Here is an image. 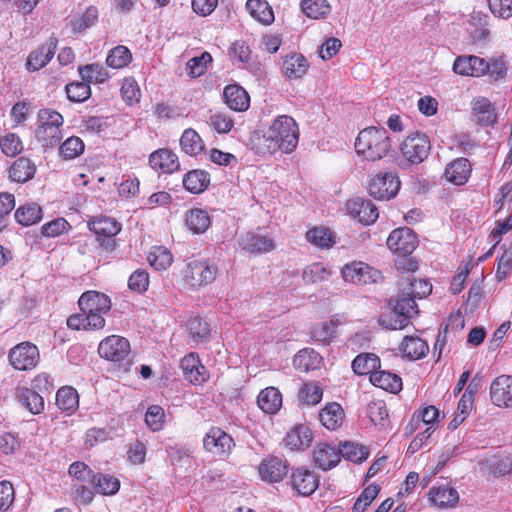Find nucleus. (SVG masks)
<instances>
[{
	"label": "nucleus",
	"mask_w": 512,
	"mask_h": 512,
	"mask_svg": "<svg viewBox=\"0 0 512 512\" xmlns=\"http://www.w3.org/2000/svg\"><path fill=\"white\" fill-rule=\"evenodd\" d=\"M299 140L296 121L288 115L276 117L262 135L255 136L253 147L259 154H274L278 151L292 153Z\"/></svg>",
	"instance_id": "1"
},
{
	"label": "nucleus",
	"mask_w": 512,
	"mask_h": 512,
	"mask_svg": "<svg viewBox=\"0 0 512 512\" xmlns=\"http://www.w3.org/2000/svg\"><path fill=\"white\" fill-rule=\"evenodd\" d=\"M78 305L81 312L67 319L69 328L99 330L105 326L103 315L111 309V300L107 295L97 291H86L80 296Z\"/></svg>",
	"instance_id": "2"
},
{
	"label": "nucleus",
	"mask_w": 512,
	"mask_h": 512,
	"mask_svg": "<svg viewBox=\"0 0 512 512\" xmlns=\"http://www.w3.org/2000/svg\"><path fill=\"white\" fill-rule=\"evenodd\" d=\"M355 150L367 161H378L391 150V141L384 128L368 127L361 130L355 141Z\"/></svg>",
	"instance_id": "3"
},
{
	"label": "nucleus",
	"mask_w": 512,
	"mask_h": 512,
	"mask_svg": "<svg viewBox=\"0 0 512 512\" xmlns=\"http://www.w3.org/2000/svg\"><path fill=\"white\" fill-rule=\"evenodd\" d=\"M39 126L36 129V139L43 147L54 148L62 139L61 127L64 123L63 116L52 109L44 108L38 112Z\"/></svg>",
	"instance_id": "4"
},
{
	"label": "nucleus",
	"mask_w": 512,
	"mask_h": 512,
	"mask_svg": "<svg viewBox=\"0 0 512 512\" xmlns=\"http://www.w3.org/2000/svg\"><path fill=\"white\" fill-rule=\"evenodd\" d=\"M217 267L204 260H193L189 262L182 274L186 286L199 289L212 283L217 275Z\"/></svg>",
	"instance_id": "5"
},
{
	"label": "nucleus",
	"mask_w": 512,
	"mask_h": 512,
	"mask_svg": "<svg viewBox=\"0 0 512 512\" xmlns=\"http://www.w3.org/2000/svg\"><path fill=\"white\" fill-rule=\"evenodd\" d=\"M341 275L345 282L352 284L377 283L381 278V272L362 261H352L341 269Z\"/></svg>",
	"instance_id": "6"
},
{
	"label": "nucleus",
	"mask_w": 512,
	"mask_h": 512,
	"mask_svg": "<svg viewBox=\"0 0 512 512\" xmlns=\"http://www.w3.org/2000/svg\"><path fill=\"white\" fill-rule=\"evenodd\" d=\"M430 149L429 137L419 131L408 135L401 144L403 156L412 164L423 162L428 157Z\"/></svg>",
	"instance_id": "7"
},
{
	"label": "nucleus",
	"mask_w": 512,
	"mask_h": 512,
	"mask_svg": "<svg viewBox=\"0 0 512 512\" xmlns=\"http://www.w3.org/2000/svg\"><path fill=\"white\" fill-rule=\"evenodd\" d=\"M399 189V178L390 172L373 176L368 184L369 195L377 200H390L397 195Z\"/></svg>",
	"instance_id": "8"
},
{
	"label": "nucleus",
	"mask_w": 512,
	"mask_h": 512,
	"mask_svg": "<svg viewBox=\"0 0 512 512\" xmlns=\"http://www.w3.org/2000/svg\"><path fill=\"white\" fill-rule=\"evenodd\" d=\"M39 350L30 342H22L13 347L8 354L10 364L14 369L27 371L35 368L39 362Z\"/></svg>",
	"instance_id": "9"
},
{
	"label": "nucleus",
	"mask_w": 512,
	"mask_h": 512,
	"mask_svg": "<svg viewBox=\"0 0 512 512\" xmlns=\"http://www.w3.org/2000/svg\"><path fill=\"white\" fill-rule=\"evenodd\" d=\"M387 246L398 256H410L418 246V238L412 229L400 227L390 233Z\"/></svg>",
	"instance_id": "10"
},
{
	"label": "nucleus",
	"mask_w": 512,
	"mask_h": 512,
	"mask_svg": "<svg viewBox=\"0 0 512 512\" xmlns=\"http://www.w3.org/2000/svg\"><path fill=\"white\" fill-rule=\"evenodd\" d=\"M131 351L129 341L122 336L111 335L104 338L98 346L100 357L118 363L127 358Z\"/></svg>",
	"instance_id": "11"
},
{
	"label": "nucleus",
	"mask_w": 512,
	"mask_h": 512,
	"mask_svg": "<svg viewBox=\"0 0 512 512\" xmlns=\"http://www.w3.org/2000/svg\"><path fill=\"white\" fill-rule=\"evenodd\" d=\"M288 484L297 495L310 496L319 486V477L314 471L299 467L292 469Z\"/></svg>",
	"instance_id": "12"
},
{
	"label": "nucleus",
	"mask_w": 512,
	"mask_h": 512,
	"mask_svg": "<svg viewBox=\"0 0 512 512\" xmlns=\"http://www.w3.org/2000/svg\"><path fill=\"white\" fill-rule=\"evenodd\" d=\"M205 449L214 455H228L234 447L233 438L218 427H212L203 440Z\"/></svg>",
	"instance_id": "13"
},
{
	"label": "nucleus",
	"mask_w": 512,
	"mask_h": 512,
	"mask_svg": "<svg viewBox=\"0 0 512 512\" xmlns=\"http://www.w3.org/2000/svg\"><path fill=\"white\" fill-rule=\"evenodd\" d=\"M490 398L498 407H511L512 376L502 375L494 379L490 386Z\"/></svg>",
	"instance_id": "14"
},
{
	"label": "nucleus",
	"mask_w": 512,
	"mask_h": 512,
	"mask_svg": "<svg viewBox=\"0 0 512 512\" xmlns=\"http://www.w3.org/2000/svg\"><path fill=\"white\" fill-rule=\"evenodd\" d=\"M486 68L487 61L475 55L458 56L453 63V71L462 76L480 77Z\"/></svg>",
	"instance_id": "15"
},
{
	"label": "nucleus",
	"mask_w": 512,
	"mask_h": 512,
	"mask_svg": "<svg viewBox=\"0 0 512 512\" xmlns=\"http://www.w3.org/2000/svg\"><path fill=\"white\" fill-rule=\"evenodd\" d=\"M347 209L351 216L358 218V220L365 225L374 223L379 216L376 205L370 200L363 198L349 200L347 202Z\"/></svg>",
	"instance_id": "16"
},
{
	"label": "nucleus",
	"mask_w": 512,
	"mask_h": 512,
	"mask_svg": "<svg viewBox=\"0 0 512 512\" xmlns=\"http://www.w3.org/2000/svg\"><path fill=\"white\" fill-rule=\"evenodd\" d=\"M149 164L152 169L170 174L179 169V161L177 155L166 148L154 151L149 156Z\"/></svg>",
	"instance_id": "17"
},
{
	"label": "nucleus",
	"mask_w": 512,
	"mask_h": 512,
	"mask_svg": "<svg viewBox=\"0 0 512 512\" xmlns=\"http://www.w3.org/2000/svg\"><path fill=\"white\" fill-rule=\"evenodd\" d=\"M58 40L50 37L49 40L37 50L32 51L26 62L27 69L37 71L43 68L54 56Z\"/></svg>",
	"instance_id": "18"
},
{
	"label": "nucleus",
	"mask_w": 512,
	"mask_h": 512,
	"mask_svg": "<svg viewBox=\"0 0 512 512\" xmlns=\"http://www.w3.org/2000/svg\"><path fill=\"white\" fill-rule=\"evenodd\" d=\"M238 243L243 250L249 253H266L275 248L273 239L253 232L241 235Z\"/></svg>",
	"instance_id": "19"
},
{
	"label": "nucleus",
	"mask_w": 512,
	"mask_h": 512,
	"mask_svg": "<svg viewBox=\"0 0 512 512\" xmlns=\"http://www.w3.org/2000/svg\"><path fill=\"white\" fill-rule=\"evenodd\" d=\"M313 459L315 465L324 470L334 468L341 460V453L338 448L327 443H319L313 451Z\"/></svg>",
	"instance_id": "20"
},
{
	"label": "nucleus",
	"mask_w": 512,
	"mask_h": 512,
	"mask_svg": "<svg viewBox=\"0 0 512 512\" xmlns=\"http://www.w3.org/2000/svg\"><path fill=\"white\" fill-rule=\"evenodd\" d=\"M398 290L403 291L404 295L422 299L431 294L432 284L426 279H417L413 275H407L399 280Z\"/></svg>",
	"instance_id": "21"
},
{
	"label": "nucleus",
	"mask_w": 512,
	"mask_h": 512,
	"mask_svg": "<svg viewBox=\"0 0 512 512\" xmlns=\"http://www.w3.org/2000/svg\"><path fill=\"white\" fill-rule=\"evenodd\" d=\"M262 480L268 482H278L286 476L288 467L285 461L278 457L264 459L258 468Z\"/></svg>",
	"instance_id": "22"
},
{
	"label": "nucleus",
	"mask_w": 512,
	"mask_h": 512,
	"mask_svg": "<svg viewBox=\"0 0 512 512\" xmlns=\"http://www.w3.org/2000/svg\"><path fill=\"white\" fill-rule=\"evenodd\" d=\"M184 378L192 384H200L206 380V368L201 364L195 353L184 356L180 362Z\"/></svg>",
	"instance_id": "23"
},
{
	"label": "nucleus",
	"mask_w": 512,
	"mask_h": 512,
	"mask_svg": "<svg viewBox=\"0 0 512 512\" xmlns=\"http://www.w3.org/2000/svg\"><path fill=\"white\" fill-rule=\"evenodd\" d=\"M473 120L480 125H493L497 116L491 101L485 97H478L472 101Z\"/></svg>",
	"instance_id": "24"
},
{
	"label": "nucleus",
	"mask_w": 512,
	"mask_h": 512,
	"mask_svg": "<svg viewBox=\"0 0 512 512\" xmlns=\"http://www.w3.org/2000/svg\"><path fill=\"white\" fill-rule=\"evenodd\" d=\"M312 440L313 433L310 428L300 424L287 432L284 443L291 450H302L308 448Z\"/></svg>",
	"instance_id": "25"
},
{
	"label": "nucleus",
	"mask_w": 512,
	"mask_h": 512,
	"mask_svg": "<svg viewBox=\"0 0 512 512\" xmlns=\"http://www.w3.org/2000/svg\"><path fill=\"white\" fill-rule=\"evenodd\" d=\"M36 173V165L29 158L19 157L8 169V178L17 183L31 180Z\"/></svg>",
	"instance_id": "26"
},
{
	"label": "nucleus",
	"mask_w": 512,
	"mask_h": 512,
	"mask_svg": "<svg viewBox=\"0 0 512 512\" xmlns=\"http://www.w3.org/2000/svg\"><path fill=\"white\" fill-rule=\"evenodd\" d=\"M471 174V164L467 158H457L450 162L445 169L446 179L455 184H465Z\"/></svg>",
	"instance_id": "27"
},
{
	"label": "nucleus",
	"mask_w": 512,
	"mask_h": 512,
	"mask_svg": "<svg viewBox=\"0 0 512 512\" xmlns=\"http://www.w3.org/2000/svg\"><path fill=\"white\" fill-rule=\"evenodd\" d=\"M223 96L227 106L234 111H245L249 108L250 98L244 88L239 85H228Z\"/></svg>",
	"instance_id": "28"
},
{
	"label": "nucleus",
	"mask_w": 512,
	"mask_h": 512,
	"mask_svg": "<svg viewBox=\"0 0 512 512\" xmlns=\"http://www.w3.org/2000/svg\"><path fill=\"white\" fill-rule=\"evenodd\" d=\"M16 398L32 414H39L44 410L43 397L34 388L18 386Z\"/></svg>",
	"instance_id": "29"
},
{
	"label": "nucleus",
	"mask_w": 512,
	"mask_h": 512,
	"mask_svg": "<svg viewBox=\"0 0 512 512\" xmlns=\"http://www.w3.org/2000/svg\"><path fill=\"white\" fill-rule=\"evenodd\" d=\"M184 188L192 194L204 192L210 184V174L201 169L187 172L183 177Z\"/></svg>",
	"instance_id": "30"
},
{
	"label": "nucleus",
	"mask_w": 512,
	"mask_h": 512,
	"mask_svg": "<svg viewBox=\"0 0 512 512\" xmlns=\"http://www.w3.org/2000/svg\"><path fill=\"white\" fill-rule=\"evenodd\" d=\"M257 404L267 414H275L282 406V394L275 387H267L258 395Z\"/></svg>",
	"instance_id": "31"
},
{
	"label": "nucleus",
	"mask_w": 512,
	"mask_h": 512,
	"mask_svg": "<svg viewBox=\"0 0 512 512\" xmlns=\"http://www.w3.org/2000/svg\"><path fill=\"white\" fill-rule=\"evenodd\" d=\"M400 351L407 359L418 360L427 355L429 346L417 336H406L401 343Z\"/></svg>",
	"instance_id": "32"
},
{
	"label": "nucleus",
	"mask_w": 512,
	"mask_h": 512,
	"mask_svg": "<svg viewBox=\"0 0 512 512\" xmlns=\"http://www.w3.org/2000/svg\"><path fill=\"white\" fill-rule=\"evenodd\" d=\"M319 420L328 430H336L343 423L344 410L336 402L329 403L319 413Z\"/></svg>",
	"instance_id": "33"
},
{
	"label": "nucleus",
	"mask_w": 512,
	"mask_h": 512,
	"mask_svg": "<svg viewBox=\"0 0 512 512\" xmlns=\"http://www.w3.org/2000/svg\"><path fill=\"white\" fill-rule=\"evenodd\" d=\"M430 501L440 507H453L459 501V494L456 489L448 486L433 487L429 491Z\"/></svg>",
	"instance_id": "34"
},
{
	"label": "nucleus",
	"mask_w": 512,
	"mask_h": 512,
	"mask_svg": "<svg viewBox=\"0 0 512 512\" xmlns=\"http://www.w3.org/2000/svg\"><path fill=\"white\" fill-rule=\"evenodd\" d=\"M369 380L374 386L391 393H397L402 389L401 378L388 371L378 369L377 372L371 373Z\"/></svg>",
	"instance_id": "35"
},
{
	"label": "nucleus",
	"mask_w": 512,
	"mask_h": 512,
	"mask_svg": "<svg viewBox=\"0 0 512 512\" xmlns=\"http://www.w3.org/2000/svg\"><path fill=\"white\" fill-rule=\"evenodd\" d=\"M308 62L302 54H291L284 58L282 69L284 75L290 79H298L306 74Z\"/></svg>",
	"instance_id": "36"
},
{
	"label": "nucleus",
	"mask_w": 512,
	"mask_h": 512,
	"mask_svg": "<svg viewBox=\"0 0 512 512\" xmlns=\"http://www.w3.org/2000/svg\"><path fill=\"white\" fill-rule=\"evenodd\" d=\"M187 227L195 234L204 233L211 225L208 212L201 208H192L185 214Z\"/></svg>",
	"instance_id": "37"
},
{
	"label": "nucleus",
	"mask_w": 512,
	"mask_h": 512,
	"mask_svg": "<svg viewBox=\"0 0 512 512\" xmlns=\"http://www.w3.org/2000/svg\"><path fill=\"white\" fill-rule=\"evenodd\" d=\"M89 228L97 237L116 236L121 231V224L114 218L100 216L89 222Z\"/></svg>",
	"instance_id": "38"
},
{
	"label": "nucleus",
	"mask_w": 512,
	"mask_h": 512,
	"mask_svg": "<svg viewBox=\"0 0 512 512\" xmlns=\"http://www.w3.org/2000/svg\"><path fill=\"white\" fill-rule=\"evenodd\" d=\"M352 369L358 375H368L380 369V359L373 353L357 355L352 361Z\"/></svg>",
	"instance_id": "39"
},
{
	"label": "nucleus",
	"mask_w": 512,
	"mask_h": 512,
	"mask_svg": "<svg viewBox=\"0 0 512 512\" xmlns=\"http://www.w3.org/2000/svg\"><path fill=\"white\" fill-rule=\"evenodd\" d=\"M395 313L412 318L418 314V306L416 298L412 295H404L403 291L399 293L395 299H390Z\"/></svg>",
	"instance_id": "40"
},
{
	"label": "nucleus",
	"mask_w": 512,
	"mask_h": 512,
	"mask_svg": "<svg viewBox=\"0 0 512 512\" xmlns=\"http://www.w3.org/2000/svg\"><path fill=\"white\" fill-rule=\"evenodd\" d=\"M321 361V356L313 349L305 348L300 350L293 359L294 367L302 372L316 369Z\"/></svg>",
	"instance_id": "41"
},
{
	"label": "nucleus",
	"mask_w": 512,
	"mask_h": 512,
	"mask_svg": "<svg viewBox=\"0 0 512 512\" xmlns=\"http://www.w3.org/2000/svg\"><path fill=\"white\" fill-rule=\"evenodd\" d=\"M306 239L321 249H329L335 244V235L326 227H315L308 230Z\"/></svg>",
	"instance_id": "42"
},
{
	"label": "nucleus",
	"mask_w": 512,
	"mask_h": 512,
	"mask_svg": "<svg viewBox=\"0 0 512 512\" xmlns=\"http://www.w3.org/2000/svg\"><path fill=\"white\" fill-rule=\"evenodd\" d=\"M246 8L253 18L265 25L274 21V13L266 0H247Z\"/></svg>",
	"instance_id": "43"
},
{
	"label": "nucleus",
	"mask_w": 512,
	"mask_h": 512,
	"mask_svg": "<svg viewBox=\"0 0 512 512\" xmlns=\"http://www.w3.org/2000/svg\"><path fill=\"white\" fill-rule=\"evenodd\" d=\"M15 219L23 226L33 225L42 219V209L36 203H26L16 210Z\"/></svg>",
	"instance_id": "44"
},
{
	"label": "nucleus",
	"mask_w": 512,
	"mask_h": 512,
	"mask_svg": "<svg viewBox=\"0 0 512 512\" xmlns=\"http://www.w3.org/2000/svg\"><path fill=\"white\" fill-rule=\"evenodd\" d=\"M56 404L62 411L68 414L73 413L78 408L79 404L76 389L69 386L60 388L56 394Z\"/></svg>",
	"instance_id": "45"
},
{
	"label": "nucleus",
	"mask_w": 512,
	"mask_h": 512,
	"mask_svg": "<svg viewBox=\"0 0 512 512\" xmlns=\"http://www.w3.org/2000/svg\"><path fill=\"white\" fill-rule=\"evenodd\" d=\"M181 149L190 156H197L204 149V143L199 134L192 128L184 130L180 138Z\"/></svg>",
	"instance_id": "46"
},
{
	"label": "nucleus",
	"mask_w": 512,
	"mask_h": 512,
	"mask_svg": "<svg viewBox=\"0 0 512 512\" xmlns=\"http://www.w3.org/2000/svg\"><path fill=\"white\" fill-rule=\"evenodd\" d=\"M97 493L113 495L120 488V481L109 474L97 473L93 476L92 482Z\"/></svg>",
	"instance_id": "47"
},
{
	"label": "nucleus",
	"mask_w": 512,
	"mask_h": 512,
	"mask_svg": "<svg viewBox=\"0 0 512 512\" xmlns=\"http://www.w3.org/2000/svg\"><path fill=\"white\" fill-rule=\"evenodd\" d=\"M338 322L329 320L315 325L311 330L314 341L327 345L336 336Z\"/></svg>",
	"instance_id": "48"
},
{
	"label": "nucleus",
	"mask_w": 512,
	"mask_h": 512,
	"mask_svg": "<svg viewBox=\"0 0 512 512\" xmlns=\"http://www.w3.org/2000/svg\"><path fill=\"white\" fill-rule=\"evenodd\" d=\"M147 260L156 270H165L172 264L173 256L167 248L155 246L149 252Z\"/></svg>",
	"instance_id": "49"
},
{
	"label": "nucleus",
	"mask_w": 512,
	"mask_h": 512,
	"mask_svg": "<svg viewBox=\"0 0 512 512\" xmlns=\"http://www.w3.org/2000/svg\"><path fill=\"white\" fill-rule=\"evenodd\" d=\"M132 60L131 51L123 45L112 48L106 58V63L109 67L114 69H121L126 67Z\"/></svg>",
	"instance_id": "50"
},
{
	"label": "nucleus",
	"mask_w": 512,
	"mask_h": 512,
	"mask_svg": "<svg viewBox=\"0 0 512 512\" xmlns=\"http://www.w3.org/2000/svg\"><path fill=\"white\" fill-rule=\"evenodd\" d=\"M323 397V390L316 382L304 383L299 390V400L305 405H317Z\"/></svg>",
	"instance_id": "51"
},
{
	"label": "nucleus",
	"mask_w": 512,
	"mask_h": 512,
	"mask_svg": "<svg viewBox=\"0 0 512 512\" xmlns=\"http://www.w3.org/2000/svg\"><path fill=\"white\" fill-rule=\"evenodd\" d=\"M302 11L312 19L323 18L331 11L327 0H302Z\"/></svg>",
	"instance_id": "52"
},
{
	"label": "nucleus",
	"mask_w": 512,
	"mask_h": 512,
	"mask_svg": "<svg viewBox=\"0 0 512 512\" xmlns=\"http://www.w3.org/2000/svg\"><path fill=\"white\" fill-rule=\"evenodd\" d=\"M187 328L193 341L196 343L206 342L210 336V326L200 317L189 319Z\"/></svg>",
	"instance_id": "53"
},
{
	"label": "nucleus",
	"mask_w": 512,
	"mask_h": 512,
	"mask_svg": "<svg viewBox=\"0 0 512 512\" xmlns=\"http://www.w3.org/2000/svg\"><path fill=\"white\" fill-rule=\"evenodd\" d=\"M338 453H341V457L354 463L366 460L369 455L366 447L353 442L342 444L341 448L338 449Z\"/></svg>",
	"instance_id": "54"
},
{
	"label": "nucleus",
	"mask_w": 512,
	"mask_h": 512,
	"mask_svg": "<svg viewBox=\"0 0 512 512\" xmlns=\"http://www.w3.org/2000/svg\"><path fill=\"white\" fill-rule=\"evenodd\" d=\"M368 416L375 426L385 428L389 424L388 410L382 400L373 401L368 405Z\"/></svg>",
	"instance_id": "55"
},
{
	"label": "nucleus",
	"mask_w": 512,
	"mask_h": 512,
	"mask_svg": "<svg viewBox=\"0 0 512 512\" xmlns=\"http://www.w3.org/2000/svg\"><path fill=\"white\" fill-rule=\"evenodd\" d=\"M84 149L83 140L77 136H71L61 144L59 152L63 159L71 160L80 156Z\"/></svg>",
	"instance_id": "56"
},
{
	"label": "nucleus",
	"mask_w": 512,
	"mask_h": 512,
	"mask_svg": "<svg viewBox=\"0 0 512 512\" xmlns=\"http://www.w3.org/2000/svg\"><path fill=\"white\" fill-rule=\"evenodd\" d=\"M82 80L89 83H103L108 78L106 69L100 64H88L79 67Z\"/></svg>",
	"instance_id": "57"
},
{
	"label": "nucleus",
	"mask_w": 512,
	"mask_h": 512,
	"mask_svg": "<svg viewBox=\"0 0 512 512\" xmlns=\"http://www.w3.org/2000/svg\"><path fill=\"white\" fill-rule=\"evenodd\" d=\"M330 275V271L327 270L324 264L315 262L304 269L302 279L305 283L314 284L328 280Z\"/></svg>",
	"instance_id": "58"
},
{
	"label": "nucleus",
	"mask_w": 512,
	"mask_h": 512,
	"mask_svg": "<svg viewBox=\"0 0 512 512\" xmlns=\"http://www.w3.org/2000/svg\"><path fill=\"white\" fill-rule=\"evenodd\" d=\"M0 149L8 157L19 155L23 149V143L16 133H6L1 136Z\"/></svg>",
	"instance_id": "59"
},
{
	"label": "nucleus",
	"mask_w": 512,
	"mask_h": 512,
	"mask_svg": "<svg viewBox=\"0 0 512 512\" xmlns=\"http://www.w3.org/2000/svg\"><path fill=\"white\" fill-rule=\"evenodd\" d=\"M65 90L68 99L72 102H84L91 95L90 85L84 80L67 84Z\"/></svg>",
	"instance_id": "60"
},
{
	"label": "nucleus",
	"mask_w": 512,
	"mask_h": 512,
	"mask_svg": "<svg viewBox=\"0 0 512 512\" xmlns=\"http://www.w3.org/2000/svg\"><path fill=\"white\" fill-rule=\"evenodd\" d=\"M98 19V10L94 6H90L80 16L71 20V25L74 32H82L83 30L93 26Z\"/></svg>",
	"instance_id": "61"
},
{
	"label": "nucleus",
	"mask_w": 512,
	"mask_h": 512,
	"mask_svg": "<svg viewBox=\"0 0 512 512\" xmlns=\"http://www.w3.org/2000/svg\"><path fill=\"white\" fill-rule=\"evenodd\" d=\"M379 492L380 487L377 484H371L368 487H366L361 492L356 502L354 503L353 511L364 512L367 509V507L373 502V500L377 497Z\"/></svg>",
	"instance_id": "62"
},
{
	"label": "nucleus",
	"mask_w": 512,
	"mask_h": 512,
	"mask_svg": "<svg viewBox=\"0 0 512 512\" xmlns=\"http://www.w3.org/2000/svg\"><path fill=\"white\" fill-rule=\"evenodd\" d=\"M165 420L164 409L159 405H152L145 414V422L152 431H159Z\"/></svg>",
	"instance_id": "63"
},
{
	"label": "nucleus",
	"mask_w": 512,
	"mask_h": 512,
	"mask_svg": "<svg viewBox=\"0 0 512 512\" xmlns=\"http://www.w3.org/2000/svg\"><path fill=\"white\" fill-rule=\"evenodd\" d=\"M148 286L149 274L146 270L137 269L130 275L128 280L129 289L138 293H143L147 290Z\"/></svg>",
	"instance_id": "64"
}]
</instances>
